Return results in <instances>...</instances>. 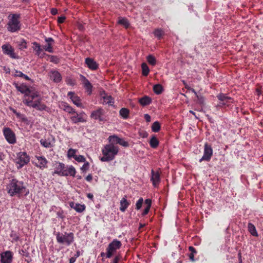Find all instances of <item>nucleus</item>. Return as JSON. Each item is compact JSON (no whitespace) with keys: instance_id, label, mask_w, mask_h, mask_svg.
I'll return each instance as SVG.
<instances>
[{"instance_id":"f257e3e1","label":"nucleus","mask_w":263,"mask_h":263,"mask_svg":"<svg viewBox=\"0 0 263 263\" xmlns=\"http://www.w3.org/2000/svg\"><path fill=\"white\" fill-rule=\"evenodd\" d=\"M7 193L10 196H16L18 197L27 196L29 193V189L24 184V182L16 178H12L7 185Z\"/></svg>"},{"instance_id":"f03ea898","label":"nucleus","mask_w":263,"mask_h":263,"mask_svg":"<svg viewBox=\"0 0 263 263\" xmlns=\"http://www.w3.org/2000/svg\"><path fill=\"white\" fill-rule=\"evenodd\" d=\"M23 102L26 106L35 108L40 111L47 109V106L42 103V97L37 90L30 93L24 95Z\"/></svg>"},{"instance_id":"7ed1b4c3","label":"nucleus","mask_w":263,"mask_h":263,"mask_svg":"<svg viewBox=\"0 0 263 263\" xmlns=\"http://www.w3.org/2000/svg\"><path fill=\"white\" fill-rule=\"evenodd\" d=\"M122 246L121 242L117 239H114L110 243L107 245L106 252L100 253V256L102 257V261H104L105 258H110L114 257L110 263H119L120 256L116 255L118 250L121 249Z\"/></svg>"},{"instance_id":"20e7f679","label":"nucleus","mask_w":263,"mask_h":263,"mask_svg":"<svg viewBox=\"0 0 263 263\" xmlns=\"http://www.w3.org/2000/svg\"><path fill=\"white\" fill-rule=\"evenodd\" d=\"M54 171L52 175H58L61 177H75L76 170L72 165H66L64 163L59 161H55L53 164Z\"/></svg>"},{"instance_id":"39448f33","label":"nucleus","mask_w":263,"mask_h":263,"mask_svg":"<svg viewBox=\"0 0 263 263\" xmlns=\"http://www.w3.org/2000/svg\"><path fill=\"white\" fill-rule=\"evenodd\" d=\"M102 157H100L101 162H109L114 160L119 152L118 145L112 143L107 144L102 148Z\"/></svg>"},{"instance_id":"423d86ee","label":"nucleus","mask_w":263,"mask_h":263,"mask_svg":"<svg viewBox=\"0 0 263 263\" xmlns=\"http://www.w3.org/2000/svg\"><path fill=\"white\" fill-rule=\"evenodd\" d=\"M20 14L18 13L11 14L8 16V23L7 25L8 31L14 33L20 30L21 24L20 21Z\"/></svg>"},{"instance_id":"0eeeda50","label":"nucleus","mask_w":263,"mask_h":263,"mask_svg":"<svg viewBox=\"0 0 263 263\" xmlns=\"http://www.w3.org/2000/svg\"><path fill=\"white\" fill-rule=\"evenodd\" d=\"M57 243L66 247L71 246L74 242L73 232H57L55 233Z\"/></svg>"},{"instance_id":"6e6552de","label":"nucleus","mask_w":263,"mask_h":263,"mask_svg":"<svg viewBox=\"0 0 263 263\" xmlns=\"http://www.w3.org/2000/svg\"><path fill=\"white\" fill-rule=\"evenodd\" d=\"M29 162V156L25 152H21L17 153L15 163L17 168L21 169Z\"/></svg>"},{"instance_id":"1a4fd4ad","label":"nucleus","mask_w":263,"mask_h":263,"mask_svg":"<svg viewBox=\"0 0 263 263\" xmlns=\"http://www.w3.org/2000/svg\"><path fill=\"white\" fill-rule=\"evenodd\" d=\"M2 49L3 53L5 55H8L10 58L14 60L19 59V56L15 53L14 49L12 47L11 44H6L3 45L2 46Z\"/></svg>"},{"instance_id":"9d476101","label":"nucleus","mask_w":263,"mask_h":263,"mask_svg":"<svg viewBox=\"0 0 263 263\" xmlns=\"http://www.w3.org/2000/svg\"><path fill=\"white\" fill-rule=\"evenodd\" d=\"M71 115L70 120L74 124L85 123L87 119V115L83 111H81L80 113L76 112Z\"/></svg>"},{"instance_id":"9b49d317","label":"nucleus","mask_w":263,"mask_h":263,"mask_svg":"<svg viewBox=\"0 0 263 263\" xmlns=\"http://www.w3.org/2000/svg\"><path fill=\"white\" fill-rule=\"evenodd\" d=\"M3 133H4L5 138L6 139L8 143L11 144L16 143V136L15 135L14 132H13L10 128H4V129H3Z\"/></svg>"},{"instance_id":"f8f14e48","label":"nucleus","mask_w":263,"mask_h":263,"mask_svg":"<svg viewBox=\"0 0 263 263\" xmlns=\"http://www.w3.org/2000/svg\"><path fill=\"white\" fill-rule=\"evenodd\" d=\"M213 154V150H212L211 145L205 143L204 145L203 156L199 159V162H201L203 161H209Z\"/></svg>"},{"instance_id":"ddd939ff","label":"nucleus","mask_w":263,"mask_h":263,"mask_svg":"<svg viewBox=\"0 0 263 263\" xmlns=\"http://www.w3.org/2000/svg\"><path fill=\"white\" fill-rule=\"evenodd\" d=\"M14 254L11 251H6L0 253L1 263H12Z\"/></svg>"},{"instance_id":"4468645a","label":"nucleus","mask_w":263,"mask_h":263,"mask_svg":"<svg viewBox=\"0 0 263 263\" xmlns=\"http://www.w3.org/2000/svg\"><path fill=\"white\" fill-rule=\"evenodd\" d=\"M36 162L35 163V166L42 170L46 169L48 167V161L47 159L43 156H35Z\"/></svg>"},{"instance_id":"2eb2a0df","label":"nucleus","mask_w":263,"mask_h":263,"mask_svg":"<svg viewBox=\"0 0 263 263\" xmlns=\"http://www.w3.org/2000/svg\"><path fill=\"white\" fill-rule=\"evenodd\" d=\"M14 86H15L17 90L21 92V93L23 94L24 95H27L29 93H30L31 92H34L36 91L35 89H30L29 88V87L27 86L25 83H21L20 85L17 83H14Z\"/></svg>"},{"instance_id":"dca6fc26","label":"nucleus","mask_w":263,"mask_h":263,"mask_svg":"<svg viewBox=\"0 0 263 263\" xmlns=\"http://www.w3.org/2000/svg\"><path fill=\"white\" fill-rule=\"evenodd\" d=\"M81 83H82L83 87L85 88L86 91H87L88 95L92 94V85L84 75L80 74V75Z\"/></svg>"},{"instance_id":"f3484780","label":"nucleus","mask_w":263,"mask_h":263,"mask_svg":"<svg viewBox=\"0 0 263 263\" xmlns=\"http://www.w3.org/2000/svg\"><path fill=\"white\" fill-rule=\"evenodd\" d=\"M152 182V184L155 187L159 186L160 182H161V177H160V173L158 171H155L153 169L151 171V178H150Z\"/></svg>"},{"instance_id":"a211bd4d","label":"nucleus","mask_w":263,"mask_h":263,"mask_svg":"<svg viewBox=\"0 0 263 263\" xmlns=\"http://www.w3.org/2000/svg\"><path fill=\"white\" fill-rule=\"evenodd\" d=\"M68 97L76 106L80 108H83L80 97L77 95L75 92L73 91H69L68 93Z\"/></svg>"},{"instance_id":"6ab92c4d","label":"nucleus","mask_w":263,"mask_h":263,"mask_svg":"<svg viewBox=\"0 0 263 263\" xmlns=\"http://www.w3.org/2000/svg\"><path fill=\"white\" fill-rule=\"evenodd\" d=\"M218 100L221 101L220 106H229V104L233 102L232 98L228 97L227 95L221 93L217 96Z\"/></svg>"},{"instance_id":"aec40b11","label":"nucleus","mask_w":263,"mask_h":263,"mask_svg":"<svg viewBox=\"0 0 263 263\" xmlns=\"http://www.w3.org/2000/svg\"><path fill=\"white\" fill-rule=\"evenodd\" d=\"M104 113V111H103V109L100 108L92 111L91 114H90V118L92 119L99 120L100 121H103V116Z\"/></svg>"},{"instance_id":"412c9836","label":"nucleus","mask_w":263,"mask_h":263,"mask_svg":"<svg viewBox=\"0 0 263 263\" xmlns=\"http://www.w3.org/2000/svg\"><path fill=\"white\" fill-rule=\"evenodd\" d=\"M100 95H101V97L103 100V104H108L111 106L114 104V98H112L111 96L105 93L104 91L102 92Z\"/></svg>"},{"instance_id":"4be33fe9","label":"nucleus","mask_w":263,"mask_h":263,"mask_svg":"<svg viewBox=\"0 0 263 263\" xmlns=\"http://www.w3.org/2000/svg\"><path fill=\"white\" fill-rule=\"evenodd\" d=\"M85 64L87 67L92 70H96L98 68L97 63L92 58H87L85 59Z\"/></svg>"},{"instance_id":"5701e85b","label":"nucleus","mask_w":263,"mask_h":263,"mask_svg":"<svg viewBox=\"0 0 263 263\" xmlns=\"http://www.w3.org/2000/svg\"><path fill=\"white\" fill-rule=\"evenodd\" d=\"M50 78L55 83H60L62 80L61 74L57 71H51L50 72Z\"/></svg>"},{"instance_id":"b1692460","label":"nucleus","mask_w":263,"mask_h":263,"mask_svg":"<svg viewBox=\"0 0 263 263\" xmlns=\"http://www.w3.org/2000/svg\"><path fill=\"white\" fill-rule=\"evenodd\" d=\"M129 205L130 201L127 200L126 196H125L120 200V208H119V210H120L121 212H124Z\"/></svg>"},{"instance_id":"393cba45","label":"nucleus","mask_w":263,"mask_h":263,"mask_svg":"<svg viewBox=\"0 0 263 263\" xmlns=\"http://www.w3.org/2000/svg\"><path fill=\"white\" fill-rule=\"evenodd\" d=\"M69 206H70L71 209L75 210L78 213L83 212V211L85 210L86 208L85 204L75 203L74 202L69 203Z\"/></svg>"},{"instance_id":"a878e982","label":"nucleus","mask_w":263,"mask_h":263,"mask_svg":"<svg viewBox=\"0 0 263 263\" xmlns=\"http://www.w3.org/2000/svg\"><path fill=\"white\" fill-rule=\"evenodd\" d=\"M152 100L150 97L145 96L138 99V102L142 106H146L152 103Z\"/></svg>"},{"instance_id":"bb28decb","label":"nucleus","mask_w":263,"mask_h":263,"mask_svg":"<svg viewBox=\"0 0 263 263\" xmlns=\"http://www.w3.org/2000/svg\"><path fill=\"white\" fill-rule=\"evenodd\" d=\"M61 107L62 109L70 114L77 112L74 108H72L70 105H68V104L66 102H62Z\"/></svg>"},{"instance_id":"cd10ccee","label":"nucleus","mask_w":263,"mask_h":263,"mask_svg":"<svg viewBox=\"0 0 263 263\" xmlns=\"http://www.w3.org/2000/svg\"><path fill=\"white\" fill-rule=\"evenodd\" d=\"M32 48L34 51L35 52L36 55L40 56L41 52L43 51L42 48H41L40 44L37 42H32Z\"/></svg>"},{"instance_id":"c85d7f7f","label":"nucleus","mask_w":263,"mask_h":263,"mask_svg":"<svg viewBox=\"0 0 263 263\" xmlns=\"http://www.w3.org/2000/svg\"><path fill=\"white\" fill-rule=\"evenodd\" d=\"M129 113L130 111H129V109L125 107H123L119 110V115L124 119L128 118Z\"/></svg>"},{"instance_id":"c756f323","label":"nucleus","mask_w":263,"mask_h":263,"mask_svg":"<svg viewBox=\"0 0 263 263\" xmlns=\"http://www.w3.org/2000/svg\"><path fill=\"white\" fill-rule=\"evenodd\" d=\"M248 230L251 234L254 236H258V234H257L256 229L254 225L251 223H248Z\"/></svg>"},{"instance_id":"7c9ffc66","label":"nucleus","mask_w":263,"mask_h":263,"mask_svg":"<svg viewBox=\"0 0 263 263\" xmlns=\"http://www.w3.org/2000/svg\"><path fill=\"white\" fill-rule=\"evenodd\" d=\"M118 23L127 28L130 26V23L128 20L125 17H120L118 18Z\"/></svg>"},{"instance_id":"2f4dec72","label":"nucleus","mask_w":263,"mask_h":263,"mask_svg":"<svg viewBox=\"0 0 263 263\" xmlns=\"http://www.w3.org/2000/svg\"><path fill=\"white\" fill-rule=\"evenodd\" d=\"M40 143L43 147H45V148H51L52 147V144L49 139H42L40 140Z\"/></svg>"},{"instance_id":"473e14b6","label":"nucleus","mask_w":263,"mask_h":263,"mask_svg":"<svg viewBox=\"0 0 263 263\" xmlns=\"http://www.w3.org/2000/svg\"><path fill=\"white\" fill-rule=\"evenodd\" d=\"M159 142L157 139V138L155 136H153L149 140V145L153 148H156L159 145Z\"/></svg>"},{"instance_id":"72a5a7b5","label":"nucleus","mask_w":263,"mask_h":263,"mask_svg":"<svg viewBox=\"0 0 263 263\" xmlns=\"http://www.w3.org/2000/svg\"><path fill=\"white\" fill-rule=\"evenodd\" d=\"M17 45H18V49L21 50H24L27 48L26 40L24 39H22L20 41L17 42Z\"/></svg>"},{"instance_id":"f704fd0d","label":"nucleus","mask_w":263,"mask_h":263,"mask_svg":"<svg viewBox=\"0 0 263 263\" xmlns=\"http://www.w3.org/2000/svg\"><path fill=\"white\" fill-rule=\"evenodd\" d=\"M153 90L155 94L159 95L163 91V87L161 84H156L154 85Z\"/></svg>"},{"instance_id":"c9c22d12","label":"nucleus","mask_w":263,"mask_h":263,"mask_svg":"<svg viewBox=\"0 0 263 263\" xmlns=\"http://www.w3.org/2000/svg\"><path fill=\"white\" fill-rule=\"evenodd\" d=\"M78 149L74 148H69L67 152V157L71 159L77 156L76 153H78Z\"/></svg>"},{"instance_id":"e433bc0d","label":"nucleus","mask_w":263,"mask_h":263,"mask_svg":"<svg viewBox=\"0 0 263 263\" xmlns=\"http://www.w3.org/2000/svg\"><path fill=\"white\" fill-rule=\"evenodd\" d=\"M146 60L147 63L152 66H155L156 65L157 61L156 59L154 57V55L152 54H149L147 56Z\"/></svg>"},{"instance_id":"4c0bfd02","label":"nucleus","mask_w":263,"mask_h":263,"mask_svg":"<svg viewBox=\"0 0 263 263\" xmlns=\"http://www.w3.org/2000/svg\"><path fill=\"white\" fill-rule=\"evenodd\" d=\"M141 68H142V75L146 77L149 72V69L147 67V65L145 63H142V65H141Z\"/></svg>"},{"instance_id":"58836bf2","label":"nucleus","mask_w":263,"mask_h":263,"mask_svg":"<svg viewBox=\"0 0 263 263\" xmlns=\"http://www.w3.org/2000/svg\"><path fill=\"white\" fill-rule=\"evenodd\" d=\"M121 139V138L114 135H112V136H109L108 137V139H107V140H108L109 143H112V144H115V143L116 144L117 143V142L119 140H120Z\"/></svg>"},{"instance_id":"ea45409f","label":"nucleus","mask_w":263,"mask_h":263,"mask_svg":"<svg viewBox=\"0 0 263 263\" xmlns=\"http://www.w3.org/2000/svg\"><path fill=\"white\" fill-rule=\"evenodd\" d=\"M189 251H190V253L189 255H188V257H189L190 260L194 261V255L197 253V251L193 246H190L189 247Z\"/></svg>"},{"instance_id":"a19ab883","label":"nucleus","mask_w":263,"mask_h":263,"mask_svg":"<svg viewBox=\"0 0 263 263\" xmlns=\"http://www.w3.org/2000/svg\"><path fill=\"white\" fill-rule=\"evenodd\" d=\"M161 129V124L158 121H156L152 124V130L153 132H159Z\"/></svg>"},{"instance_id":"79ce46f5","label":"nucleus","mask_w":263,"mask_h":263,"mask_svg":"<svg viewBox=\"0 0 263 263\" xmlns=\"http://www.w3.org/2000/svg\"><path fill=\"white\" fill-rule=\"evenodd\" d=\"M10 237L12 238V242H17L20 238L18 235L13 230H12L11 234H10Z\"/></svg>"},{"instance_id":"37998d69","label":"nucleus","mask_w":263,"mask_h":263,"mask_svg":"<svg viewBox=\"0 0 263 263\" xmlns=\"http://www.w3.org/2000/svg\"><path fill=\"white\" fill-rule=\"evenodd\" d=\"M154 34L155 36L157 37V38L159 40L161 39L162 36L163 35L164 32L162 29H157L155 30Z\"/></svg>"},{"instance_id":"c03bdc74","label":"nucleus","mask_w":263,"mask_h":263,"mask_svg":"<svg viewBox=\"0 0 263 263\" xmlns=\"http://www.w3.org/2000/svg\"><path fill=\"white\" fill-rule=\"evenodd\" d=\"M16 117L18 118L21 121L24 123H25L26 124H28L29 121L27 119L25 115L21 114H17Z\"/></svg>"},{"instance_id":"a18cd8bd","label":"nucleus","mask_w":263,"mask_h":263,"mask_svg":"<svg viewBox=\"0 0 263 263\" xmlns=\"http://www.w3.org/2000/svg\"><path fill=\"white\" fill-rule=\"evenodd\" d=\"M74 160L78 162H87L86 161V159L84 156L79 155L73 158Z\"/></svg>"},{"instance_id":"49530a36","label":"nucleus","mask_w":263,"mask_h":263,"mask_svg":"<svg viewBox=\"0 0 263 263\" xmlns=\"http://www.w3.org/2000/svg\"><path fill=\"white\" fill-rule=\"evenodd\" d=\"M116 144H119L120 145H121L122 146L125 147H128V146H129V144H128V142L126 141V140H124L123 138H121L120 140H119L118 141V143H117Z\"/></svg>"},{"instance_id":"de8ad7c7","label":"nucleus","mask_w":263,"mask_h":263,"mask_svg":"<svg viewBox=\"0 0 263 263\" xmlns=\"http://www.w3.org/2000/svg\"><path fill=\"white\" fill-rule=\"evenodd\" d=\"M52 44L51 43L47 44L46 45L43 47L44 48V50L46 51L47 52H48L49 53H52L53 52V48H52Z\"/></svg>"},{"instance_id":"09e8293b","label":"nucleus","mask_w":263,"mask_h":263,"mask_svg":"<svg viewBox=\"0 0 263 263\" xmlns=\"http://www.w3.org/2000/svg\"><path fill=\"white\" fill-rule=\"evenodd\" d=\"M143 202V200L142 198H140L136 203V210H139L141 209V206L142 205Z\"/></svg>"},{"instance_id":"8fccbe9b","label":"nucleus","mask_w":263,"mask_h":263,"mask_svg":"<svg viewBox=\"0 0 263 263\" xmlns=\"http://www.w3.org/2000/svg\"><path fill=\"white\" fill-rule=\"evenodd\" d=\"M56 209L58 210L57 211V217L61 218V219H63L64 218V212L63 211V210L60 208H56Z\"/></svg>"},{"instance_id":"3c124183","label":"nucleus","mask_w":263,"mask_h":263,"mask_svg":"<svg viewBox=\"0 0 263 263\" xmlns=\"http://www.w3.org/2000/svg\"><path fill=\"white\" fill-rule=\"evenodd\" d=\"M66 84L69 86H74L76 84V81L71 78H68L66 80Z\"/></svg>"},{"instance_id":"603ef678","label":"nucleus","mask_w":263,"mask_h":263,"mask_svg":"<svg viewBox=\"0 0 263 263\" xmlns=\"http://www.w3.org/2000/svg\"><path fill=\"white\" fill-rule=\"evenodd\" d=\"M89 168V163L88 162H84V164H83V166L81 167V170L83 172H85L86 171L88 170Z\"/></svg>"},{"instance_id":"864d4df0","label":"nucleus","mask_w":263,"mask_h":263,"mask_svg":"<svg viewBox=\"0 0 263 263\" xmlns=\"http://www.w3.org/2000/svg\"><path fill=\"white\" fill-rule=\"evenodd\" d=\"M196 97H197V100H198V102L200 104H204V98L203 96H202L201 95H197Z\"/></svg>"},{"instance_id":"5fc2aeb1","label":"nucleus","mask_w":263,"mask_h":263,"mask_svg":"<svg viewBox=\"0 0 263 263\" xmlns=\"http://www.w3.org/2000/svg\"><path fill=\"white\" fill-rule=\"evenodd\" d=\"M24 74L22 73V71H19L18 70H14V73L13 74V76L15 77H22Z\"/></svg>"},{"instance_id":"6e6d98bb","label":"nucleus","mask_w":263,"mask_h":263,"mask_svg":"<svg viewBox=\"0 0 263 263\" xmlns=\"http://www.w3.org/2000/svg\"><path fill=\"white\" fill-rule=\"evenodd\" d=\"M144 203L145 205H146L147 207H151L152 206V200L147 198L144 200Z\"/></svg>"},{"instance_id":"4d7b16f0","label":"nucleus","mask_w":263,"mask_h":263,"mask_svg":"<svg viewBox=\"0 0 263 263\" xmlns=\"http://www.w3.org/2000/svg\"><path fill=\"white\" fill-rule=\"evenodd\" d=\"M150 208H151V207L145 206V208H144V210H143L142 215V216L146 215L148 214V212L149 211Z\"/></svg>"},{"instance_id":"13d9d810","label":"nucleus","mask_w":263,"mask_h":263,"mask_svg":"<svg viewBox=\"0 0 263 263\" xmlns=\"http://www.w3.org/2000/svg\"><path fill=\"white\" fill-rule=\"evenodd\" d=\"M45 41L47 44H53L54 43V41L52 37H46L45 38Z\"/></svg>"},{"instance_id":"bf43d9fd","label":"nucleus","mask_w":263,"mask_h":263,"mask_svg":"<svg viewBox=\"0 0 263 263\" xmlns=\"http://www.w3.org/2000/svg\"><path fill=\"white\" fill-rule=\"evenodd\" d=\"M85 180H87V182H90L92 180V176L91 174H88L87 176H86Z\"/></svg>"},{"instance_id":"052dcab7","label":"nucleus","mask_w":263,"mask_h":263,"mask_svg":"<svg viewBox=\"0 0 263 263\" xmlns=\"http://www.w3.org/2000/svg\"><path fill=\"white\" fill-rule=\"evenodd\" d=\"M65 20V16H59L58 17V22H59V23H62L64 22Z\"/></svg>"},{"instance_id":"680f3d73","label":"nucleus","mask_w":263,"mask_h":263,"mask_svg":"<svg viewBox=\"0 0 263 263\" xmlns=\"http://www.w3.org/2000/svg\"><path fill=\"white\" fill-rule=\"evenodd\" d=\"M144 119L145 121H146L147 122H149L151 121L150 116L147 114H145L144 115Z\"/></svg>"},{"instance_id":"e2e57ef3","label":"nucleus","mask_w":263,"mask_h":263,"mask_svg":"<svg viewBox=\"0 0 263 263\" xmlns=\"http://www.w3.org/2000/svg\"><path fill=\"white\" fill-rule=\"evenodd\" d=\"M76 257L72 256L70 258H69V263H74L76 262Z\"/></svg>"},{"instance_id":"0e129e2a","label":"nucleus","mask_w":263,"mask_h":263,"mask_svg":"<svg viewBox=\"0 0 263 263\" xmlns=\"http://www.w3.org/2000/svg\"><path fill=\"white\" fill-rule=\"evenodd\" d=\"M5 159V154L0 151V161H3Z\"/></svg>"},{"instance_id":"69168bd1","label":"nucleus","mask_w":263,"mask_h":263,"mask_svg":"<svg viewBox=\"0 0 263 263\" xmlns=\"http://www.w3.org/2000/svg\"><path fill=\"white\" fill-rule=\"evenodd\" d=\"M87 197L88 199H90L91 200H93V196L92 193H88L87 194Z\"/></svg>"},{"instance_id":"338daca9","label":"nucleus","mask_w":263,"mask_h":263,"mask_svg":"<svg viewBox=\"0 0 263 263\" xmlns=\"http://www.w3.org/2000/svg\"><path fill=\"white\" fill-rule=\"evenodd\" d=\"M140 136L143 138H146L147 136V134L146 132H142V133H140Z\"/></svg>"},{"instance_id":"774afa93","label":"nucleus","mask_w":263,"mask_h":263,"mask_svg":"<svg viewBox=\"0 0 263 263\" xmlns=\"http://www.w3.org/2000/svg\"><path fill=\"white\" fill-rule=\"evenodd\" d=\"M57 13H58V10H57V9H54V8H52V9H51V13H52V14H53V15H55V14H57Z\"/></svg>"}]
</instances>
